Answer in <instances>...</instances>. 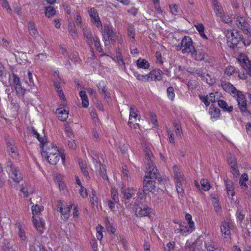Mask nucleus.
<instances>
[{
	"label": "nucleus",
	"mask_w": 251,
	"mask_h": 251,
	"mask_svg": "<svg viewBox=\"0 0 251 251\" xmlns=\"http://www.w3.org/2000/svg\"><path fill=\"white\" fill-rule=\"evenodd\" d=\"M219 106L223 109L224 111L227 112H231L233 110V107L231 106H228L226 102L223 100H219L218 101Z\"/></svg>",
	"instance_id": "e433bc0d"
},
{
	"label": "nucleus",
	"mask_w": 251,
	"mask_h": 251,
	"mask_svg": "<svg viewBox=\"0 0 251 251\" xmlns=\"http://www.w3.org/2000/svg\"><path fill=\"white\" fill-rule=\"evenodd\" d=\"M56 113L58 115V119L61 121H65L68 117L69 112L65 108L61 107L57 109Z\"/></svg>",
	"instance_id": "bb28decb"
},
{
	"label": "nucleus",
	"mask_w": 251,
	"mask_h": 251,
	"mask_svg": "<svg viewBox=\"0 0 251 251\" xmlns=\"http://www.w3.org/2000/svg\"><path fill=\"white\" fill-rule=\"evenodd\" d=\"M54 86L56 89H59L60 86L63 84L64 82L61 79H55L54 80Z\"/></svg>",
	"instance_id": "4d7b16f0"
},
{
	"label": "nucleus",
	"mask_w": 251,
	"mask_h": 251,
	"mask_svg": "<svg viewBox=\"0 0 251 251\" xmlns=\"http://www.w3.org/2000/svg\"><path fill=\"white\" fill-rule=\"evenodd\" d=\"M194 49L192 39L189 36H185L181 41L179 50L183 54L187 53L191 54L192 52H194Z\"/></svg>",
	"instance_id": "6e6552de"
},
{
	"label": "nucleus",
	"mask_w": 251,
	"mask_h": 251,
	"mask_svg": "<svg viewBox=\"0 0 251 251\" xmlns=\"http://www.w3.org/2000/svg\"><path fill=\"white\" fill-rule=\"evenodd\" d=\"M184 183H185L175 182L176 190L179 197H183L184 190L183 188V185Z\"/></svg>",
	"instance_id": "4c0bfd02"
},
{
	"label": "nucleus",
	"mask_w": 251,
	"mask_h": 251,
	"mask_svg": "<svg viewBox=\"0 0 251 251\" xmlns=\"http://www.w3.org/2000/svg\"><path fill=\"white\" fill-rule=\"evenodd\" d=\"M248 182V175L245 173L242 174L239 181V186L247 195L251 196V184Z\"/></svg>",
	"instance_id": "1a4fd4ad"
},
{
	"label": "nucleus",
	"mask_w": 251,
	"mask_h": 251,
	"mask_svg": "<svg viewBox=\"0 0 251 251\" xmlns=\"http://www.w3.org/2000/svg\"><path fill=\"white\" fill-rule=\"evenodd\" d=\"M221 86L225 91L230 93L236 99L240 111L242 113H248L246 100L243 93L238 91L231 83L228 82H222Z\"/></svg>",
	"instance_id": "f257e3e1"
},
{
	"label": "nucleus",
	"mask_w": 251,
	"mask_h": 251,
	"mask_svg": "<svg viewBox=\"0 0 251 251\" xmlns=\"http://www.w3.org/2000/svg\"><path fill=\"white\" fill-rule=\"evenodd\" d=\"M79 165L83 175L86 177H89V173L86 164L82 162H79Z\"/></svg>",
	"instance_id": "c03bdc74"
},
{
	"label": "nucleus",
	"mask_w": 251,
	"mask_h": 251,
	"mask_svg": "<svg viewBox=\"0 0 251 251\" xmlns=\"http://www.w3.org/2000/svg\"><path fill=\"white\" fill-rule=\"evenodd\" d=\"M121 193L123 195V198L128 200L135 195L136 190L133 188H125L122 186L121 188Z\"/></svg>",
	"instance_id": "5701e85b"
},
{
	"label": "nucleus",
	"mask_w": 251,
	"mask_h": 251,
	"mask_svg": "<svg viewBox=\"0 0 251 251\" xmlns=\"http://www.w3.org/2000/svg\"><path fill=\"white\" fill-rule=\"evenodd\" d=\"M21 191L26 197H27L29 194L32 193V190L30 186H26L25 187L22 188Z\"/></svg>",
	"instance_id": "603ef678"
},
{
	"label": "nucleus",
	"mask_w": 251,
	"mask_h": 251,
	"mask_svg": "<svg viewBox=\"0 0 251 251\" xmlns=\"http://www.w3.org/2000/svg\"><path fill=\"white\" fill-rule=\"evenodd\" d=\"M2 0V7L3 8H5L8 12H9L11 11V9L10 8V5L9 4L8 2L7 1V0Z\"/></svg>",
	"instance_id": "680f3d73"
},
{
	"label": "nucleus",
	"mask_w": 251,
	"mask_h": 251,
	"mask_svg": "<svg viewBox=\"0 0 251 251\" xmlns=\"http://www.w3.org/2000/svg\"><path fill=\"white\" fill-rule=\"evenodd\" d=\"M173 171L175 182L185 183V180L180 169L178 167L174 166Z\"/></svg>",
	"instance_id": "b1692460"
},
{
	"label": "nucleus",
	"mask_w": 251,
	"mask_h": 251,
	"mask_svg": "<svg viewBox=\"0 0 251 251\" xmlns=\"http://www.w3.org/2000/svg\"><path fill=\"white\" fill-rule=\"evenodd\" d=\"M205 246L206 248L207 251H221V249L217 245L213 242H205Z\"/></svg>",
	"instance_id": "7c9ffc66"
},
{
	"label": "nucleus",
	"mask_w": 251,
	"mask_h": 251,
	"mask_svg": "<svg viewBox=\"0 0 251 251\" xmlns=\"http://www.w3.org/2000/svg\"><path fill=\"white\" fill-rule=\"evenodd\" d=\"M83 33L86 43L90 48H92L93 45L92 39L94 36L92 35L90 28L88 27H84L83 29Z\"/></svg>",
	"instance_id": "393cba45"
},
{
	"label": "nucleus",
	"mask_w": 251,
	"mask_h": 251,
	"mask_svg": "<svg viewBox=\"0 0 251 251\" xmlns=\"http://www.w3.org/2000/svg\"><path fill=\"white\" fill-rule=\"evenodd\" d=\"M134 75L136 78V79L142 81L144 82H148V74L143 75L142 74H139L137 72H134Z\"/></svg>",
	"instance_id": "79ce46f5"
},
{
	"label": "nucleus",
	"mask_w": 251,
	"mask_h": 251,
	"mask_svg": "<svg viewBox=\"0 0 251 251\" xmlns=\"http://www.w3.org/2000/svg\"><path fill=\"white\" fill-rule=\"evenodd\" d=\"M90 113L92 117L93 120L96 123L98 121L97 114L94 108L90 109Z\"/></svg>",
	"instance_id": "e2e57ef3"
},
{
	"label": "nucleus",
	"mask_w": 251,
	"mask_h": 251,
	"mask_svg": "<svg viewBox=\"0 0 251 251\" xmlns=\"http://www.w3.org/2000/svg\"><path fill=\"white\" fill-rule=\"evenodd\" d=\"M7 167L10 168V177L16 183H19L23 178L19 170H18L16 167H14L10 161L7 162Z\"/></svg>",
	"instance_id": "9b49d317"
},
{
	"label": "nucleus",
	"mask_w": 251,
	"mask_h": 251,
	"mask_svg": "<svg viewBox=\"0 0 251 251\" xmlns=\"http://www.w3.org/2000/svg\"><path fill=\"white\" fill-rule=\"evenodd\" d=\"M136 62L138 68L147 69L150 67V63L148 61L142 58H139Z\"/></svg>",
	"instance_id": "c756f323"
},
{
	"label": "nucleus",
	"mask_w": 251,
	"mask_h": 251,
	"mask_svg": "<svg viewBox=\"0 0 251 251\" xmlns=\"http://www.w3.org/2000/svg\"><path fill=\"white\" fill-rule=\"evenodd\" d=\"M235 23L236 26L249 36H251V28L246 21V18L241 15H236Z\"/></svg>",
	"instance_id": "0eeeda50"
},
{
	"label": "nucleus",
	"mask_w": 251,
	"mask_h": 251,
	"mask_svg": "<svg viewBox=\"0 0 251 251\" xmlns=\"http://www.w3.org/2000/svg\"><path fill=\"white\" fill-rule=\"evenodd\" d=\"M235 72V68L234 67L230 66L227 67L225 70V74L228 75H232Z\"/></svg>",
	"instance_id": "bf43d9fd"
},
{
	"label": "nucleus",
	"mask_w": 251,
	"mask_h": 251,
	"mask_svg": "<svg viewBox=\"0 0 251 251\" xmlns=\"http://www.w3.org/2000/svg\"><path fill=\"white\" fill-rule=\"evenodd\" d=\"M111 193L112 200L116 203H118L119 201V199L117 190L114 188H112L111 190Z\"/></svg>",
	"instance_id": "a18cd8bd"
},
{
	"label": "nucleus",
	"mask_w": 251,
	"mask_h": 251,
	"mask_svg": "<svg viewBox=\"0 0 251 251\" xmlns=\"http://www.w3.org/2000/svg\"><path fill=\"white\" fill-rule=\"evenodd\" d=\"M231 168V172L233 175L234 176L237 177L239 175L240 173L238 169V167L237 165L230 166Z\"/></svg>",
	"instance_id": "5fc2aeb1"
},
{
	"label": "nucleus",
	"mask_w": 251,
	"mask_h": 251,
	"mask_svg": "<svg viewBox=\"0 0 251 251\" xmlns=\"http://www.w3.org/2000/svg\"><path fill=\"white\" fill-rule=\"evenodd\" d=\"M89 14L92 22L100 29H102V25L98 13L94 8H92L89 10Z\"/></svg>",
	"instance_id": "ddd939ff"
},
{
	"label": "nucleus",
	"mask_w": 251,
	"mask_h": 251,
	"mask_svg": "<svg viewBox=\"0 0 251 251\" xmlns=\"http://www.w3.org/2000/svg\"><path fill=\"white\" fill-rule=\"evenodd\" d=\"M201 244L200 240H196L193 243L187 241L185 247V250L187 251H201V247H200Z\"/></svg>",
	"instance_id": "f3484780"
},
{
	"label": "nucleus",
	"mask_w": 251,
	"mask_h": 251,
	"mask_svg": "<svg viewBox=\"0 0 251 251\" xmlns=\"http://www.w3.org/2000/svg\"><path fill=\"white\" fill-rule=\"evenodd\" d=\"M212 202L216 211L218 212L220 210L221 207L220 206L219 202L215 198H212Z\"/></svg>",
	"instance_id": "052dcab7"
},
{
	"label": "nucleus",
	"mask_w": 251,
	"mask_h": 251,
	"mask_svg": "<svg viewBox=\"0 0 251 251\" xmlns=\"http://www.w3.org/2000/svg\"><path fill=\"white\" fill-rule=\"evenodd\" d=\"M100 30L105 41L109 40L113 43L118 41L120 44L123 43L122 35L120 33L115 32L111 25H105L104 28Z\"/></svg>",
	"instance_id": "20e7f679"
},
{
	"label": "nucleus",
	"mask_w": 251,
	"mask_h": 251,
	"mask_svg": "<svg viewBox=\"0 0 251 251\" xmlns=\"http://www.w3.org/2000/svg\"><path fill=\"white\" fill-rule=\"evenodd\" d=\"M92 41H94L96 49L100 51L101 48L99 38L97 36H94L93 37Z\"/></svg>",
	"instance_id": "6e6d98bb"
},
{
	"label": "nucleus",
	"mask_w": 251,
	"mask_h": 251,
	"mask_svg": "<svg viewBox=\"0 0 251 251\" xmlns=\"http://www.w3.org/2000/svg\"><path fill=\"white\" fill-rule=\"evenodd\" d=\"M194 53L192 52L191 55L192 57L197 60H202L204 58V53L201 52L199 50H196L195 49L194 50Z\"/></svg>",
	"instance_id": "72a5a7b5"
},
{
	"label": "nucleus",
	"mask_w": 251,
	"mask_h": 251,
	"mask_svg": "<svg viewBox=\"0 0 251 251\" xmlns=\"http://www.w3.org/2000/svg\"><path fill=\"white\" fill-rule=\"evenodd\" d=\"M157 177V170L156 168H151L146 171L144 180V191L152 192L155 189V180Z\"/></svg>",
	"instance_id": "7ed1b4c3"
},
{
	"label": "nucleus",
	"mask_w": 251,
	"mask_h": 251,
	"mask_svg": "<svg viewBox=\"0 0 251 251\" xmlns=\"http://www.w3.org/2000/svg\"><path fill=\"white\" fill-rule=\"evenodd\" d=\"M169 142L172 144L175 143V139L173 137L174 134L172 130L170 129H168L167 130Z\"/></svg>",
	"instance_id": "0e129e2a"
},
{
	"label": "nucleus",
	"mask_w": 251,
	"mask_h": 251,
	"mask_svg": "<svg viewBox=\"0 0 251 251\" xmlns=\"http://www.w3.org/2000/svg\"><path fill=\"white\" fill-rule=\"evenodd\" d=\"M7 150L12 157L17 158L19 153L14 141L11 140L7 142Z\"/></svg>",
	"instance_id": "aec40b11"
},
{
	"label": "nucleus",
	"mask_w": 251,
	"mask_h": 251,
	"mask_svg": "<svg viewBox=\"0 0 251 251\" xmlns=\"http://www.w3.org/2000/svg\"><path fill=\"white\" fill-rule=\"evenodd\" d=\"M13 84L19 96H23L25 93V89L22 87L20 78L15 74H12Z\"/></svg>",
	"instance_id": "4468645a"
},
{
	"label": "nucleus",
	"mask_w": 251,
	"mask_h": 251,
	"mask_svg": "<svg viewBox=\"0 0 251 251\" xmlns=\"http://www.w3.org/2000/svg\"><path fill=\"white\" fill-rule=\"evenodd\" d=\"M97 86L99 89V90L101 91V93L104 95V97L105 99H106L107 98L109 99L110 98L109 93L105 89L106 86L103 82H100L97 85Z\"/></svg>",
	"instance_id": "473e14b6"
},
{
	"label": "nucleus",
	"mask_w": 251,
	"mask_h": 251,
	"mask_svg": "<svg viewBox=\"0 0 251 251\" xmlns=\"http://www.w3.org/2000/svg\"><path fill=\"white\" fill-rule=\"evenodd\" d=\"M234 227L233 222L228 219L225 220L221 225V231L223 235L229 236L231 230Z\"/></svg>",
	"instance_id": "f8f14e48"
},
{
	"label": "nucleus",
	"mask_w": 251,
	"mask_h": 251,
	"mask_svg": "<svg viewBox=\"0 0 251 251\" xmlns=\"http://www.w3.org/2000/svg\"><path fill=\"white\" fill-rule=\"evenodd\" d=\"M225 184L226 186L227 194L228 196H231L232 197H233L235 195V187L233 182L231 181L226 180Z\"/></svg>",
	"instance_id": "c85d7f7f"
},
{
	"label": "nucleus",
	"mask_w": 251,
	"mask_h": 251,
	"mask_svg": "<svg viewBox=\"0 0 251 251\" xmlns=\"http://www.w3.org/2000/svg\"><path fill=\"white\" fill-rule=\"evenodd\" d=\"M227 160L230 166L237 165L236 159L235 156H231L230 157H229Z\"/></svg>",
	"instance_id": "774afa93"
},
{
	"label": "nucleus",
	"mask_w": 251,
	"mask_h": 251,
	"mask_svg": "<svg viewBox=\"0 0 251 251\" xmlns=\"http://www.w3.org/2000/svg\"><path fill=\"white\" fill-rule=\"evenodd\" d=\"M128 31V36L131 38H132L133 40L132 41V42H134L135 38H134V30L133 28L131 26H129L127 29Z\"/></svg>",
	"instance_id": "13d9d810"
},
{
	"label": "nucleus",
	"mask_w": 251,
	"mask_h": 251,
	"mask_svg": "<svg viewBox=\"0 0 251 251\" xmlns=\"http://www.w3.org/2000/svg\"><path fill=\"white\" fill-rule=\"evenodd\" d=\"M174 126L175 127L176 130V135L181 136V134L182 133V129L181 126L180 125V123L179 122H175L174 123Z\"/></svg>",
	"instance_id": "09e8293b"
},
{
	"label": "nucleus",
	"mask_w": 251,
	"mask_h": 251,
	"mask_svg": "<svg viewBox=\"0 0 251 251\" xmlns=\"http://www.w3.org/2000/svg\"><path fill=\"white\" fill-rule=\"evenodd\" d=\"M162 72L159 69H154L148 74V82L160 80L162 79Z\"/></svg>",
	"instance_id": "412c9836"
},
{
	"label": "nucleus",
	"mask_w": 251,
	"mask_h": 251,
	"mask_svg": "<svg viewBox=\"0 0 251 251\" xmlns=\"http://www.w3.org/2000/svg\"><path fill=\"white\" fill-rule=\"evenodd\" d=\"M202 189L204 191H207L210 188V184L208 181L206 179H202L201 181Z\"/></svg>",
	"instance_id": "de8ad7c7"
},
{
	"label": "nucleus",
	"mask_w": 251,
	"mask_h": 251,
	"mask_svg": "<svg viewBox=\"0 0 251 251\" xmlns=\"http://www.w3.org/2000/svg\"><path fill=\"white\" fill-rule=\"evenodd\" d=\"M79 96L82 100V106L85 108L87 107L89 105V101L86 92L83 91H80L79 92Z\"/></svg>",
	"instance_id": "c9c22d12"
},
{
	"label": "nucleus",
	"mask_w": 251,
	"mask_h": 251,
	"mask_svg": "<svg viewBox=\"0 0 251 251\" xmlns=\"http://www.w3.org/2000/svg\"><path fill=\"white\" fill-rule=\"evenodd\" d=\"M79 193H80V195L83 198H86L88 196L86 189L85 188H84L82 185H81V186H80V189L79 190Z\"/></svg>",
	"instance_id": "338daca9"
},
{
	"label": "nucleus",
	"mask_w": 251,
	"mask_h": 251,
	"mask_svg": "<svg viewBox=\"0 0 251 251\" xmlns=\"http://www.w3.org/2000/svg\"><path fill=\"white\" fill-rule=\"evenodd\" d=\"M93 163L95 165L96 171L104 179H108V177L106 175V169L104 166H103L101 163L98 161L97 159L93 158Z\"/></svg>",
	"instance_id": "2eb2a0df"
},
{
	"label": "nucleus",
	"mask_w": 251,
	"mask_h": 251,
	"mask_svg": "<svg viewBox=\"0 0 251 251\" xmlns=\"http://www.w3.org/2000/svg\"><path fill=\"white\" fill-rule=\"evenodd\" d=\"M19 237L20 238L21 243L23 244L26 243V236L25 231L21 228H19L18 232Z\"/></svg>",
	"instance_id": "49530a36"
},
{
	"label": "nucleus",
	"mask_w": 251,
	"mask_h": 251,
	"mask_svg": "<svg viewBox=\"0 0 251 251\" xmlns=\"http://www.w3.org/2000/svg\"><path fill=\"white\" fill-rule=\"evenodd\" d=\"M226 38L228 46L234 48L243 39V36L238 31H228L226 34Z\"/></svg>",
	"instance_id": "423d86ee"
},
{
	"label": "nucleus",
	"mask_w": 251,
	"mask_h": 251,
	"mask_svg": "<svg viewBox=\"0 0 251 251\" xmlns=\"http://www.w3.org/2000/svg\"><path fill=\"white\" fill-rule=\"evenodd\" d=\"M140 118V116L138 113V110L134 106H131L130 108V115L128 122L129 126L131 127V124L136 122L137 119L139 120Z\"/></svg>",
	"instance_id": "4be33fe9"
},
{
	"label": "nucleus",
	"mask_w": 251,
	"mask_h": 251,
	"mask_svg": "<svg viewBox=\"0 0 251 251\" xmlns=\"http://www.w3.org/2000/svg\"><path fill=\"white\" fill-rule=\"evenodd\" d=\"M129 171L127 169L126 167L125 166L123 167V177L126 179L127 181L129 180V176H128Z\"/></svg>",
	"instance_id": "69168bd1"
},
{
	"label": "nucleus",
	"mask_w": 251,
	"mask_h": 251,
	"mask_svg": "<svg viewBox=\"0 0 251 251\" xmlns=\"http://www.w3.org/2000/svg\"><path fill=\"white\" fill-rule=\"evenodd\" d=\"M55 14V10L52 6H48L46 8L45 14L48 18H50Z\"/></svg>",
	"instance_id": "37998d69"
},
{
	"label": "nucleus",
	"mask_w": 251,
	"mask_h": 251,
	"mask_svg": "<svg viewBox=\"0 0 251 251\" xmlns=\"http://www.w3.org/2000/svg\"><path fill=\"white\" fill-rule=\"evenodd\" d=\"M201 78L209 85L213 84L215 81V78L208 74L203 73L201 74Z\"/></svg>",
	"instance_id": "f704fd0d"
},
{
	"label": "nucleus",
	"mask_w": 251,
	"mask_h": 251,
	"mask_svg": "<svg viewBox=\"0 0 251 251\" xmlns=\"http://www.w3.org/2000/svg\"><path fill=\"white\" fill-rule=\"evenodd\" d=\"M57 210L61 213V218L65 221L68 219L70 216V207L66 206L64 208L62 207V203L60 202L57 205Z\"/></svg>",
	"instance_id": "a878e982"
},
{
	"label": "nucleus",
	"mask_w": 251,
	"mask_h": 251,
	"mask_svg": "<svg viewBox=\"0 0 251 251\" xmlns=\"http://www.w3.org/2000/svg\"><path fill=\"white\" fill-rule=\"evenodd\" d=\"M36 60H39L42 61H46L48 60V57L47 53H41L35 56Z\"/></svg>",
	"instance_id": "864d4df0"
},
{
	"label": "nucleus",
	"mask_w": 251,
	"mask_h": 251,
	"mask_svg": "<svg viewBox=\"0 0 251 251\" xmlns=\"http://www.w3.org/2000/svg\"><path fill=\"white\" fill-rule=\"evenodd\" d=\"M167 96L168 98L173 100L174 99L175 94L173 87H169L167 89Z\"/></svg>",
	"instance_id": "8fccbe9b"
},
{
	"label": "nucleus",
	"mask_w": 251,
	"mask_h": 251,
	"mask_svg": "<svg viewBox=\"0 0 251 251\" xmlns=\"http://www.w3.org/2000/svg\"><path fill=\"white\" fill-rule=\"evenodd\" d=\"M31 210L33 224L38 231L40 233H43L44 229L45 223L44 220L40 217L41 211V207L36 204L32 207Z\"/></svg>",
	"instance_id": "39448f33"
},
{
	"label": "nucleus",
	"mask_w": 251,
	"mask_h": 251,
	"mask_svg": "<svg viewBox=\"0 0 251 251\" xmlns=\"http://www.w3.org/2000/svg\"><path fill=\"white\" fill-rule=\"evenodd\" d=\"M143 148L145 155V158L146 164H147V171H149L150 168L151 170L152 168H156L152 162L154 157L151 149L146 145L144 144H143Z\"/></svg>",
	"instance_id": "9d476101"
},
{
	"label": "nucleus",
	"mask_w": 251,
	"mask_h": 251,
	"mask_svg": "<svg viewBox=\"0 0 251 251\" xmlns=\"http://www.w3.org/2000/svg\"><path fill=\"white\" fill-rule=\"evenodd\" d=\"M239 60L241 63L242 68L246 73L251 75V61L246 56H240Z\"/></svg>",
	"instance_id": "dca6fc26"
},
{
	"label": "nucleus",
	"mask_w": 251,
	"mask_h": 251,
	"mask_svg": "<svg viewBox=\"0 0 251 251\" xmlns=\"http://www.w3.org/2000/svg\"><path fill=\"white\" fill-rule=\"evenodd\" d=\"M170 11L173 15H176L180 13V10L178 8V6L176 4L170 5Z\"/></svg>",
	"instance_id": "3c124183"
},
{
	"label": "nucleus",
	"mask_w": 251,
	"mask_h": 251,
	"mask_svg": "<svg viewBox=\"0 0 251 251\" xmlns=\"http://www.w3.org/2000/svg\"><path fill=\"white\" fill-rule=\"evenodd\" d=\"M179 226L181 227V234L184 236L191 233L195 229L194 223H179Z\"/></svg>",
	"instance_id": "6ab92c4d"
},
{
	"label": "nucleus",
	"mask_w": 251,
	"mask_h": 251,
	"mask_svg": "<svg viewBox=\"0 0 251 251\" xmlns=\"http://www.w3.org/2000/svg\"><path fill=\"white\" fill-rule=\"evenodd\" d=\"M28 28L31 36L35 37L38 35V31L35 28V23L33 21H29L28 22Z\"/></svg>",
	"instance_id": "2f4dec72"
},
{
	"label": "nucleus",
	"mask_w": 251,
	"mask_h": 251,
	"mask_svg": "<svg viewBox=\"0 0 251 251\" xmlns=\"http://www.w3.org/2000/svg\"><path fill=\"white\" fill-rule=\"evenodd\" d=\"M68 29L70 34L72 35L74 39H75L77 36V33L75 27L72 23H70L68 24Z\"/></svg>",
	"instance_id": "ea45409f"
},
{
	"label": "nucleus",
	"mask_w": 251,
	"mask_h": 251,
	"mask_svg": "<svg viewBox=\"0 0 251 251\" xmlns=\"http://www.w3.org/2000/svg\"><path fill=\"white\" fill-rule=\"evenodd\" d=\"M134 210L135 214L140 217L149 216L151 212V209L145 206H140L136 205L134 207Z\"/></svg>",
	"instance_id": "a211bd4d"
},
{
	"label": "nucleus",
	"mask_w": 251,
	"mask_h": 251,
	"mask_svg": "<svg viewBox=\"0 0 251 251\" xmlns=\"http://www.w3.org/2000/svg\"><path fill=\"white\" fill-rule=\"evenodd\" d=\"M31 132L34 136L40 142L41 148L43 147V146H44L46 144H47L46 142H44V136L40 137L39 134L35 129H32Z\"/></svg>",
	"instance_id": "58836bf2"
},
{
	"label": "nucleus",
	"mask_w": 251,
	"mask_h": 251,
	"mask_svg": "<svg viewBox=\"0 0 251 251\" xmlns=\"http://www.w3.org/2000/svg\"><path fill=\"white\" fill-rule=\"evenodd\" d=\"M42 148V155L45 157L50 164L55 165L59 161L60 153L57 147L47 143L43 146Z\"/></svg>",
	"instance_id": "f03ea898"
},
{
	"label": "nucleus",
	"mask_w": 251,
	"mask_h": 251,
	"mask_svg": "<svg viewBox=\"0 0 251 251\" xmlns=\"http://www.w3.org/2000/svg\"><path fill=\"white\" fill-rule=\"evenodd\" d=\"M212 3L214 6V11L216 13V15L219 18L223 17L224 11L222 6L218 2V0H212Z\"/></svg>",
	"instance_id": "cd10ccee"
},
{
	"label": "nucleus",
	"mask_w": 251,
	"mask_h": 251,
	"mask_svg": "<svg viewBox=\"0 0 251 251\" xmlns=\"http://www.w3.org/2000/svg\"><path fill=\"white\" fill-rule=\"evenodd\" d=\"M209 114L211 116V118L216 119L219 117L220 111L214 107H210L209 108Z\"/></svg>",
	"instance_id": "a19ab883"
}]
</instances>
